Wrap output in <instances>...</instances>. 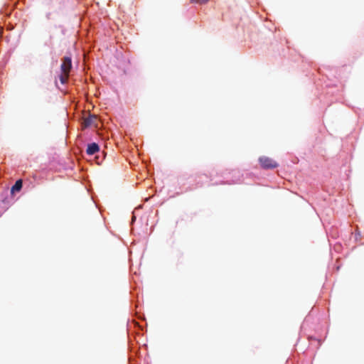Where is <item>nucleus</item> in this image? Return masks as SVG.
<instances>
[{"instance_id":"39448f33","label":"nucleus","mask_w":364,"mask_h":364,"mask_svg":"<svg viewBox=\"0 0 364 364\" xmlns=\"http://www.w3.org/2000/svg\"><path fill=\"white\" fill-rule=\"evenodd\" d=\"M22 188V181L18 180L11 188V192L19 191Z\"/></svg>"},{"instance_id":"7ed1b4c3","label":"nucleus","mask_w":364,"mask_h":364,"mask_svg":"<svg viewBox=\"0 0 364 364\" xmlns=\"http://www.w3.org/2000/svg\"><path fill=\"white\" fill-rule=\"evenodd\" d=\"M100 150V147L96 143H92L87 145V154L88 155H93L95 153L98 152Z\"/></svg>"},{"instance_id":"f257e3e1","label":"nucleus","mask_w":364,"mask_h":364,"mask_svg":"<svg viewBox=\"0 0 364 364\" xmlns=\"http://www.w3.org/2000/svg\"><path fill=\"white\" fill-rule=\"evenodd\" d=\"M72 68V60L70 57H64L60 65L61 74L59 76L60 81L62 84H65L68 80L70 72Z\"/></svg>"},{"instance_id":"f03ea898","label":"nucleus","mask_w":364,"mask_h":364,"mask_svg":"<svg viewBox=\"0 0 364 364\" xmlns=\"http://www.w3.org/2000/svg\"><path fill=\"white\" fill-rule=\"evenodd\" d=\"M259 161L262 167L265 169L274 168L278 166V164L275 161L267 156L260 157Z\"/></svg>"},{"instance_id":"20e7f679","label":"nucleus","mask_w":364,"mask_h":364,"mask_svg":"<svg viewBox=\"0 0 364 364\" xmlns=\"http://www.w3.org/2000/svg\"><path fill=\"white\" fill-rule=\"evenodd\" d=\"M97 121V117L95 115H92V116H90L89 117L85 119L83 124L85 127L92 126V125L97 126V124H96Z\"/></svg>"},{"instance_id":"423d86ee","label":"nucleus","mask_w":364,"mask_h":364,"mask_svg":"<svg viewBox=\"0 0 364 364\" xmlns=\"http://www.w3.org/2000/svg\"><path fill=\"white\" fill-rule=\"evenodd\" d=\"M191 2H196L198 4H205L208 0H191Z\"/></svg>"}]
</instances>
